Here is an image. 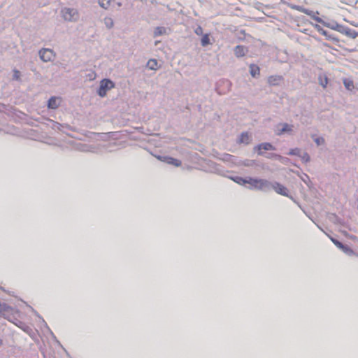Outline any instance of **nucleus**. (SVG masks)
<instances>
[{
	"label": "nucleus",
	"instance_id": "nucleus-33",
	"mask_svg": "<svg viewBox=\"0 0 358 358\" xmlns=\"http://www.w3.org/2000/svg\"><path fill=\"white\" fill-rule=\"evenodd\" d=\"M315 142L317 145H320L324 143V139L322 137H317L315 139Z\"/></svg>",
	"mask_w": 358,
	"mask_h": 358
},
{
	"label": "nucleus",
	"instance_id": "nucleus-31",
	"mask_svg": "<svg viewBox=\"0 0 358 358\" xmlns=\"http://www.w3.org/2000/svg\"><path fill=\"white\" fill-rule=\"evenodd\" d=\"M306 12H305V14L309 15L313 20H314L315 21V18H320V17H317L315 15V13L314 11L313 10H310L309 9H306Z\"/></svg>",
	"mask_w": 358,
	"mask_h": 358
},
{
	"label": "nucleus",
	"instance_id": "nucleus-24",
	"mask_svg": "<svg viewBox=\"0 0 358 358\" xmlns=\"http://www.w3.org/2000/svg\"><path fill=\"white\" fill-rule=\"evenodd\" d=\"M13 80L20 81L21 80V73L16 69L13 70Z\"/></svg>",
	"mask_w": 358,
	"mask_h": 358
},
{
	"label": "nucleus",
	"instance_id": "nucleus-6",
	"mask_svg": "<svg viewBox=\"0 0 358 358\" xmlns=\"http://www.w3.org/2000/svg\"><path fill=\"white\" fill-rule=\"evenodd\" d=\"M315 21L318 23L322 24V25H324L326 27H328L331 29H333V30H335L337 31H338L339 29L341 28V25L334 20L325 21V20H322V18H315Z\"/></svg>",
	"mask_w": 358,
	"mask_h": 358
},
{
	"label": "nucleus",
	"instance_id": "nucleus-27",
	"mask_svg": "<svg viewBox=\"0 0 358 358\" xmlns=\"http://www.w3.org/2000/svg\"><path fill=\"white\" fill-rule=\"evenodd\" d=\"M111 1L112 0H99V4L101 8L107 9L109 7Z\"/></svg>",
	"mask_w": 358,
	"mask_h": 358
},
{
	"label": "nucleus",
	"instance_id": "nucleus-41",
	"mask_svg": "<svg viewBox=\"0 0 358 358\" xmlns=\"http://www.w3.org/2000/svg\"><path fill=\"white\" fill-rule=\"evenodd\" d=\"M45 326H46V327H47L48 329H49V328H48V327L47 326V324H46L45 322Z\"/></svg>",
	"mask_w": 358,
	"mask_h": 358
},
{
	"label": "nucleus",
	"instance_id": "nucleus-26",
	"mask_svg": "<svg viewBox=\"0 0 358 358\" xmlns=\"http://www.w3.org/2000/svg\"><path fill=\"white\" fill-rule=\"evenodd\" d=\"M299 157L301 159L302 162L304 163H308L310 160V155L306 152H301Z\"/></svg>",
	"mask_w": 358,
	"mask_h": 358
},
{
	"label": "nucleus",
	"instance_id": "nucleus-22",
	"mask_svg": "<svg viewBox=\"0 0 358 358\" xmlns=\"http://www.w3.org/2000/svg\"><path fill=\"white\" fill-rule=\"evenodd\" d=\"M201 44L203 47H206L210 44V35L208 34L203 35L201 40Z\"/></svg>",
	"mask_w": 358,
	"mask_h": 358
},
{
	"label": "nucleus",
	"instance_id": "nucleus-2",
	"mask_svg": "<svg viewBox=\"0 0 358 358\" xmlns=\"http://www.w3.org/2000/svg\"><path fill=\"white\" fill-rule=\"evenodd\" d=\"M113 87H115L114 82L109 78H104L100 81L96 93L99 96L104 97L106 96L107 92Z\"/></svg>",
	"mask_w": 358,
	"mask_h": 358
},
{
	"label": "nucleus",
	"instance_id": "nucleus-16",
	"mask_svg": "<svg viewBox=\"0 0 358 358\" xmlns=\"http://www.w3.org/2000/svg\"><path fill=\"white\" fill-rule=\"evenodd\" d=\"M258 178H252V177H246L245 185L248 184L250 186L248 188L250 189H258Z\"/></svg>",
	"mask_w": 358,
	"mask_h": 358
},
{
	"label": "nucleus",
	"instance_id": "nucleus-37",
	"mask_svg": "<svg viewBox=\"0 0 358 358\" xmlns=\"http://www.w3.org/2000/svg\"><path fill=\"white\" fill-rule=\"evenodd\" d=\"M301 180L305 182V183H307L306 182V180H309V176L306 174V173H303V176L301 177Z\"/></svg>",
	"mask_w": 358,
	"mask_h": 358
},
{
	"label": "nucleus",
	"instance_id": "nucleus-13",
	"mask_svg": "<svg viewBox=\"0 0 358 358\" xmlns=\"http://www.w3.org/2000/svg\"><path fill=\"white\" fill-rule=\"evenodd\" d=\"M159 159H160L161 161H163L169 164H171V165H173L175 166H180L181 165V162L176 158H173V157H168V156H164V157H161V156H159L157 157Z\"/></svg>",
	"mask_w": 358,
	"mask_h": 358
},
{
	"label": "nucleus",
	"instance_id": "nucleus-3",
	"mask_svg": "<svg viewBox=\"0 0 358 358\" xmlns=\"http://www.w3.org/2000/svg\"><path fill=\"white\" fill-rule=\"evenodd\" d=\"M61 13L64 20L66 21H76L79 18V13L78 10L73 8H63L61 10Z\"/></svg>",
	"mask_w": 358,
	"mask_h": 358
},
{
	"label": "nucleus",
	"instance_id": "nucleus-30",
	"mask_svg": "<svg viewBox=\"0 0 358 358\" xmlns=\"http://www.w3.org/2000/svg\"><path fill=\"white\" fill-rule=\"evenodd\" d=\"M241 164L245 166H252L256 164L255 160L253 159H245L241 162Z\"/></svg>",
	"mask_w": 358,
	"mask_h": 358
},
{
	"label": "nucleus",
	"instance_id": "nucleus-32",
	"mask_svg": "<svg viewBox=\"0 0 358 358\" xmlns=\"http://www.w3.org/2000/svg\"><path fill=\"white\" fill-rule=\"evenodd\" d=\"M292 8H294V9L298 10V11H300V12H301L303 13H305V12H306V10L307 9V8H306L301 6H297V5L293 6Z\"/></svg>",
	"mask_w": 358,
	"mask_h": 358
},
{
	"label": "nucleus",
	"instance_id": "nucleus-10",
	"mask_svg": "<svg viewBox=\"0 0 358 358\" xmlns=\"http://www.w3.org/2000/svg\"><path fill=\"white\" fill-rule=\"evenodd\" d=\"M278 127H281V128L278 129V131L276 132L277 135L278 136H281L284 134H292L294 130V125L289 124L288 123L280 124Z\"/></svg>",
	"mask_w": 358,
	"mask_h": 358
},
{
	"label": "nucleus",
	"instance_id": "nucleus-42",
	"mask_svg": "<svg viewBox=\"0 0 358 358\" xmlns=\"http://www.w3.org/2000/svg\"><path fill=\"white\" fill-rule=\"evenodd\" d=\"M351 238H355V236H351Z\"/></svg>",
	"mask_w": 358,
	"mask_h": 358
},
{
	"label": "nucleus",
	"instance_id": "nucleus-35",
	"mask_svg": "<svg viewBox=\"0 0 358 358\" xmlns=\"http://www.w3.org/2000/svg\"><path fill=\"white\" fill-rule=\"evenodd\" d=\"M278 160L283 164H287L289 161V159L280 155V159H278Z\"/></svg>",
	"mask_w": 358,
	"mask_h": 358
},
{
	"label": "nucleus",
	"instance_id": "nucleus-43",
	"mask_svg": "<svg viewBox=\"0 0 358 358\" xmlns=\"http://www.w3.org/2000/svg\"><path fill=\"white\" fill-rule=\"evenodd\" d=\"M357 201H358V198H357Z\"/></svg>",
	"mask_w": 358,
	"mask_h": 358
},
{
	"label": "nucleus",
	"instance_id": "nucleus-19",
	"mask_svg": "<svg viewBox=\"0 0 358 358\" xmlns=\"http://www.w3.org/2000/svg\"><path fill=\"white\" fill-rule=\"evenodd\" d=\"M166 34V29L164 27H157L153 32L154 37H158Z\"/></svg>",
	"mask_w": 358,
	"mask_h": 358
},
{
	"label": "nucleus",
	"instance_id": "nucleus-34",
	"mask_svg": "<svg viewBox=\"0 0 358 358\" xmlns=\"http://www.w3.org/2000/svg\"><path fill=\"white\" fill-rule=\"evenodd\" d=\"M194 33L198 35V36H200V35H202L203 34V29L201 26H198L195 30H194Z\"/></svg>",
	"mask_w": 358,
	"mask_h": 358
},
{
	"label": "nucleus",
	"instance_id": "nucleus-20",
	"mask_svg": "<svg viewBox=\"0 0 358 358\" xmlns=\"http://www.w3.org/2000/svg\"><path fill=\"white\" fill-rule=\"evenodd\" d=\"M229 179L241 185H245L246 178L241 176H228Z\"/></svg>",
	"mask_w": 358,
	"mask_h": 358
},
{
	"label": "nucleus",
	"instance_id": "nucleus-14",
	"mask_svg": "<svg viewBox=\"0 0 358 358\" xmlns=\"http://www.w3.org/2000/svg\"><path fill=\"white\" fill-rule=\"evenodd\" d=\"M248 51V48L241 45H236L234 49V55L238 58L245 56Z\"/></svg>",
	"mask_w": 358,
	"mask_h": 358
},
{
	"label": "nucleus",
	"instance_id": "nucleus-8",
	"mask_svg": "<svg viewBox=\"0 0 358 358\" xmlns=\"http://www.w3.org/2000/svg\"><path fill=\"white\" fill-rule=\"evenodd\" d=\"M271 183L272 181L266 179L259 178L257 190L268 192L271 190Z\"/></svg>",
	"mask_w": 358,
	"mask_h": 358
},
{
	"label": "nucleus",
	"instance_id": "nucleus-36",
	"mask_svg": "<svg viewBox=\"0 0 358 358\" xmlns=\"http://www.w3.org/2000/svg\"><path fill=\"white\" fill-rule=\"evenodd\" d=\"M234 156H233V155H229V154H225V155H224V158H223V159H224V161H230V160H231V159H232V158H234Z\"/></svg>",
	"mask_w": 358,
	"mask_h": 358
},
{
	"label": "nucleus",
	"instance_id": "nucleus-29",
	"mask_svg": "<svg viewBox=\"0 0 358 358\" xmlns=\"http://www.w3.org/2000/svg\"><path fill=\"white\" fill-rule=\"evenodd\" d=\"M11 309V307L8 304L0 303V313L9 312Z\"/></svg>",
	"mask_w": 358,
	"mask_h": 358
},
{
	"label": "nucleus",
	"instance_id": "nucleus-7",
	"mask_svg": "<svg viewBox=\"0 0 358 358\" xmlns=\"http://www.w3.org/2000/svg\"><path fill=\"white\" fill-rule=\"evenodd\" d=\"M331 241L338 248H340L341 250H342V251L343 252H345L346 255H349V256H351L352 255H354V251L352 250V248H350L348 245H345L343 244V243H341V241H339L338 240H337L336 238H333V237H330Z\"/></svg>",
	"mask_w": 358,
	"mask_h": 358
},
{
	"label": "nucleus",
	"instance_id": "nucleus-25",
	"mask_svg": "<svg viewBox=\"0 0 358 358\" xmlns=\"http://www.w3.org/2000/svg\"><path fill=\"white\" fill-rule=\"evenodd\" d=\"M301 152L302 151H301V150L300 148H296L291 149L289 151V152L287 153V155H292V156H298V157H299L301 155Z\"/></svg>",
	"mask_w": 358,
	"mask_h": 358
},
{
	"label": "nucleus",
	"instance_id": "nucleus-4",
	"mask_svg": "<svg viewBox=\"0 0 358 358\" xmlns=\"http://www.w3.org/2000/svg\"><path fill=\"white\" fill-rule=\"evenodd\" d=\"M271 186V190L275 191L277 194L293 199L292 196L289 194L287 188L282 184L277 181H272Z\"/></svg>",
	"mask_w": 358,
	"mask_h": 358
},
{
	"label": "nucleus",
	"instance_id": "nucleus-12",
	"mask_svg": "<svg viewBox=\"0 0 358 358\" xmlns=\"http://www.w3.org/2000/svg\"><path fill=\"white\" fill-rule=\"evenodd\" d=\"M252 141V136L248 132H243L238 136L237 143L240 144L249 145Z\"/></svg>",
	"mask_w": 358,
	"mask_h": 358
},
{
	"label": "nucleus",
	"instance_id": "nucleus-18",
	"mask_svg": "<svg viewBox=\"0 0 358 358\" xmlns=\"http://www.w3.org/2000/svg\"><path fill=\"white\" fill-rule=\"evenodd\" d=\"M250 68V73L253 78H257L260 74V69L259 67L254 64H251L249 66Z\"/></svg>",
	"mask_w": 358,
	"mask_h": 358
},
{
	"label": "nucleus",
	"instance_id": "nucleus-40",
	"mask_svg": "<svg viewBox=\"0 0 358 358\" xmlns=\"http://www.w3.org/2000/svg\"><path fill=\"white\" fill-rule=\"evenodd\" d=\"M2 344H3V341H2V339L0 338V346H1Z\"/></svg>",
	"mask_w": 358,
	"mask_h": 358
},
{
	"label": "nucleus",
	"instance_id": "nucleus-38",
	"mask_svg": "<svg viewBox=\"0 0 358 358\" xmlns=\"http://www.w3.org/2000/svg\"><path fill=\"white\" fill-rule=\"evenodd\" d=\"M327 83H328V78H327V77H325V78H324V81H323V82H322V81H321V83H320V84H321L324 87H326V85H327Z\"/></svg>",
	"mask_w": 358,
	"mask_h": 358
},
{
	"label": "nucleus",
	"instance_id": "nucleus-5",
	"mask_svg": "<svg viewBox=\"0 0 358 358\" xmlns=\"http://www.w3.org/2000/svg\"><path fill=\"white\" fill-rule=\"evenodd\" d=\"M38 55L40 59L44 62H48L52 60L55 55L52 49L42 48L39 50Z\"/></svg>",
	"mask_w": 358,
	"mask_h": 358
},
{
	"label": "nucleus",
	"instance_id": "nucleus-1",
	"mask_svg": "<svg viewBox=\"0 0 358 358\" xmlns=\"http://www.w3.org/2000/svg\"><path fill=\"white\" fill-rule=\"evenodd\" d=\"M275 150V147L268 142L259 143L253 148V151L255 152H257L258 155L263 156L267 159L278 160V159H280V155L276 153L266 152L264 151Z\"/></svg>",
	"mask_w": 358,
	"mask_h": 358
},
{
	"label": "nucleus",
	"instance_id": "nucleus-15",
	"mask_svg": "<svg viewBox=\"0 0 358 358\" xmlns=\"http://www.w3.org/2000/svg\"><path fill=\"white\" fill-rule=\"evenodd\" d=\"M283 80L282 76L275 75L268 78V83L272 86H278Z\"/></svg>",
	"mask_w": 358,
	"mask_h": 358
},
{
	"label": "nucleus",
	"instance_id": "nucleus-9",
	"mask_svg": "<svg viewBox=\"0 0 358 358\" xmlns=\"http://www.w3.org/2000/svg\"><path fill=\"white\" fill-rule=\"evenodd\" d=\"M313 27L322 35L324 36L327 39L331 40L334 42H338V39L334 36L332 34H330L329 31L324 30L320 25L317 24H313Z\"/></svg>",
	"mask_w": 358,
	"mask_h": 358
},
{
	"label": "nucleus",
	"instance_id": "nucleus-21",
	"mask_svg": "<svg viewBox=\"0 0 358 358\" xmlns=\"http://www.w3.org/2000/svg\"><path fill=\"white\" fill-rule=\"evenodd\" d=\"M157 61L155 59H150L147 62V67L151 70H156L157 69Z\"/></svg>",
	"mask_w": 358,
	"mask_h": 358
},
{
	"label": "nucleus",
	"instance_id": "nucleus-39",
	"mask_svg": "<svg viewBox=\"0 0 358 358\" xmlns=\"http://www.w3.org/2000/svg\"><path fill=\"white\" fill-rule=\"evenodd\" d=\"M327 83H328V78H327V77H325V78H324V81H323V82H322V81H321V83H320V84H321L324 87H326V85H327Z\"/></svg>",
	"mask_w": 358,
	"mask_h": 358
},
{
	"label": "nucleus",
	"instance_id": "nucleus-11",
	"mask_svg": "<svg viewBox=\"0 0 358 358\" xmlns=\"http://www.w3.org/2000/svg\"><path fill=\"white\" fill-rule=\"evenodd\" d=\"M338 32L345 34L350 38H355L358 36V33L357 31L342 24L341 25Z\"/></svg>",
	"mask_w": 358,
	"mask_h": 358
},
{
	"label": "nucleus",
	"instance_id": "nucleus-28",
	"mask_svg": "<svg viewBox=\"0 0 358 358\" xmlns=\"http://www.w3.org/2000/svg\"><path fill=\"white\" fill-rule=\"evenodd\" d=\"M343 84L347 90H351L354 88L353 82L349 79H344Z\"/></svg>",
	"mask_w": 358,
	"mask_h": 358
},
{
	"label": "nucleus",
	"instance_id": "nucleus-17",
	"mask_svg": "<svg viewBox=\"0 0 358 358\" xmlns=\"http://www.w3.org/2000/svg\"><path fill=\"white\" fill-rule=\"evenodd\" d=\"M59 106V99L55 96H52L48 101V108L50 109H56Z\"/></svg>",
	"mask_w": 358,
	"mask_h": 358
},
{
	"label": "nucleus",
	"instance_id": "nucleus-23",
	"mask_svg": "<svg viewBox=\"0 0 358 358\" xmlns=\"http://www.w3.org/2000/svg\"><path fill=\"white\" fill-rule=\"evenodd\" d=\"M103 22H104L105 26L108 29H111L113 27V24H114L113 20L111 17H105L103 19Z\"/></svg>",
	"mask_w": 358,
	"mask_h": 358
}]
</instances>
